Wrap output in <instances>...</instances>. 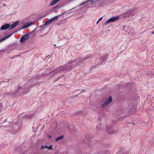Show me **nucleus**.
Listing matches in <instances>:
<instances>
[{
    "label": "nucleus",
    "mask_w": 154,
    "mask_h": 154,
    "mask_svg": "<svg viewBox=\"0 0 154 154\" xmlns=\"http://www.w3.org/2000/svg\"><path fill=\"white\" fill-rule=\"evenodd\" d=\"M89 57L86 56L84 57L81 58L79 60H75L72 62L67 63L64 66H61L58 68L56 69L55 70H53L49 74L52 77L55 76L58 73L63 71H65L68 72L76 66L79 65L81 63L83 62L85 60L88 59Z\"/></svg>",
    "instance_id": "obj_1"
},
{
    "label": "nucleus",
    "mask_w": 154,
    "mask_h": 154,
    "mask_svg": "<svg viewBox=\"0 0 154 154\" xmlns=\"http://www.w3.org/2000/svg\"><path fill=\"white\" fill-rule=\"evenodd\" d=\"M23 89L21 87H19L17 89V90L15 92H11V93L8 92H6L4 94V95L6 97L7 95H15L18 93H23L22 91Z\"/></svg>",
    "instance_id": "obj_2"
},
{
    "label": "nucleus",
    "mask_w": 154,
    "mask_h": 154,
    "mask_svg": "<svg viewBox=\"0 0 154 154\" xmlns=\"http://www.w3.org/2000/svg\"><path fill=\"white\" fill-rule=\"evenodd\" d=\"M27 28V27L26 26V25H25L23 26H22L21 28H20V29H19L18 30H17L16 31L14 32L12 34H10V35H8L7 36H6V37H4L1 39H0V42H2V41H4V40H5V39H7L8 38H9V37H10V36H11V35L14 33L16 32H17V31H19L22 29H25L26 28Z\"/></svg>",
    "instance_id": "obj_3"
},
{
    "label": "nucleus",
    "mask_w": 154,
    "mask_h": 154,
    "mask_svg": "<svg viewBox=\"0 0 154 154\" xmlns=\"http://www.w3.org/2000/svg\"><path fill=\"white\" fill-rule=\"evenodd\" d=\"M134 9L128 10L127 12L123 13V15L125 17H128L131 15H133L134 12Z\"/></svg>",
    "instance_id": "obj_4"
},
{
    "label": "nucleus",
    "mask_w": 154,
    "mask_h": 154,
    "mask_svg": "<svg viewBox=\"0 0 154 154\" xmlns=\"http://www.w3.org/2000/svg\"><path fill=\"white\" fill-rule=\"evenodd\" d=\"M112 98L111 96H110L108 99L103 103L102 105V106L103 107L106 106L108 104H109L112 101Z\"/></svg>",
    "instance_id": "obj_5"
},
{
    "label": "nucleus",
    "mask_w": 154,
    "mask_h": 154,
    "mask_svg": "<svg viewBox=\"0 0 154 154\" xmlns=\"http://www.w3.org/2000/svg\"><path fill=\"white\" fill-rule=\"evenodd\" d=\"M10 26V24H5L1 26L0 29V30H5L8 29L9 30Z\"/></svg>",
    "instance_id": "obj_6"
},
{
    "label": "nucleus",
    "mask_w": 154,
    "mask_h": 154,
    "mask_svg": "<svg viewBox=\"0 0 154 154\" xmlns=\"http://www.w3.org/2000/svg\"><path fill=\"white\" fill-rule=\"evenodd\" d=\"M29 37V34H26L23 36L20 39V42L21 43H23L25 42V40L27 39Z\"/></svg>",
    "instance_id": "obj_7"
},
{
    "label": "nucleus",
    "mask_w": 154,
    "mask_h": 154,
    "mask_svg": "<svg viewBox=\"0 0 154 154\" xmlns=\"http://www.w3.org/2000/svg\"><path fill=\"white\" fill-rule=\"evenodd\" d=\"M19 23V21H17L13 23L11 25H10L9 30H11L17 26Z\"/></svg>",
    "instance_id": "obj_8"
},
{
    "label": "nucleus",
    "mask_w": 154,
    "mask_h": 154,
    "mask_svg": "<svg viewBox=\"0 0 154 154\" xmlns=\"http://www.w3.org/2000/svg\"><path fill=\"white\" fill-rule=\"evenodd\" d=\"M40 148L41 149H42L43 148H47L49 150H52L53 149L52 145H50L49 146H48L47 145L45 146L42 145L41 146Z\"/></svg>",
    "instance_id": "obj_9"
},
{
    "label": "nucleus",
    "mask_w": 154,
    "mask_h": 154,
    "mask_svg": "<svg viewBox=\"0 0 154 154\" xmlns=\"http://www.w3.org/2000/svg\"><path fill=\"white\" fill-rule=\"evenodd\" d=\"M119 18V16H115V17H113L112 18H111L110 19V20L111 22H113L115 21L118 19Z\"/></svg>",
    "instance_id": "obj_10"
},
{
    "label": "nucleus",
    "mask_w": 154,
    "mask_h": 154,
    "mask_svg": "<svg viewBox=\"0 0 154 154\" xmlns=\"http://www.w3.org/2000/svg\"><path fill=\"white\" fill-rule=\"evenodd\" d=\"M61 7V6H59V5H58L57 6L54 7L53 9V11L57 13L58 12V8H60V7Z\"/></svg>",
    "instance_id": "obj_11"
},
{
    "label": "nucleus",
    "mask_w": 154,
    "mask_h": 154,
    "mask_svg": "<svg viewBox=\"0 0 154 154\" xmlns=\"http://www.w3.org/2000/svg\"><path fill=\"white\" fill-rule=\"evenodd\" d=\"M108 134H114V132L112 130L111 128L108 129V128H106Z\"/></svg>",
    "instance_id": "obj_12"
},
{
    "label": "nucleus",
    "mask_w": 154,
    "mask_h": 154,
    "mask_svg": "<svg viewBox=\"0 0 154 154\" xmlns=\"http://www.w3.org/2000/svg\"><path fill=\"white\" fill-rule=\"evenodd\" d=\"M59 0H52L50 3L49 6H51L54 5V4H56L57 2L58 1H59Z\"/></svg>",
    "instance_id": "obj_13"
},
{
    "label": "nucleus",
    "mask_w": 154,
    "mask_h": 154,
    "mask_svg": "<svg viewBox=\"0 0 154 154\" xmlns=\"http://www.w3.org/2000/svg\"><path fill=\"white\" fill-rule=\"evenodd\" d=\"M64 138V136L63 135H61L60 136L56 138L55 139V141L56 142L58 141L59 140H61L62 139Z\"/></svg>",
    "instance_id": "obj_14"
},
{
    "label": "nucleus",
    "mask_w": 154,
    "mask_h": 154,
    "mask_svg": "<svg viewBox=\"0 0 154 154\" xmlns=\"http://www.w3.org/2000/svg\"><path fill=\"white\" fill-rule=\"evenodd\" d=\"M24 118L29 119H31L32 118V115L31 114L26 115L23 117Z\"/></svg>",
    "instance_id": "obj_15"
},
{
    "label": "nucleus",
    "mask_w": 154,
    "mask_h": 154,
    "mask_svg": "<svg viewBox=\"0 0 154 154\" xmlns=\"http://www.w3.org/2000/svg\"><path fill=\"white\" fill-rule=\"evenodd\" d=\"M59 16V15H57L52 18L50 20L52 22L57 20L58 17Z\"/></svg>",
    "instance_id": "obj_16"
},
{
    "label": "nucleus",
    "mask_w": 154,
    "mask_h": 154,
    "mask_svg": "<svg viewBox=\"0 0 154 154\" xmlns=\"http://www.w3.org/2000/svg\"><path fill=\"white\" fill-rule=\"evenodd\" d=\"M100 58L101 60H103L102 62H103L104 60L107 59V58L105 56L101 57H100Z\"/></svg>",
    "instance_id": "obj_17"
},
{
    "label": "nucleus",
    "mask_w": 154,
    "mask_h": 154,
    "mask_svg": "<svg viewBox=\"0 0 154 154\" xmlns=\"http://www.w3.org/2000/svg\"><path fill=\"white\" fill-rule=\"evenodd\" d=\"M34 23V22H30L27 23V25H26V26H27V27H28L30 26L31 25H33Z\"/></svg>",
    "instance_id": "obj_18"
},
{
    "label": "nucleus",
    "mask_w": 154,
    "mask_h": 154,
    "mask_svg": "<svg viewBox=\"0 0 154 154\" xmlns=\"http://www.w3.org/2000/svg\"><path fill=\"white\" fill-rule=\"evenodd\" d=\"M91 137V135L89 134V135H86V137L88 139V140H91L90 138Z\"/></svg>",
    "instance_id": "obj_19"
},
{
    "label": "nucleus",
    "mask_w": 154,
    "mask_h": 154,
    "mask_svg": "<svg viewBox=\"0 0 154 154\" xmlns=\"http://www.w3.org/2000/svg\"><path fill=\"white\" fill-rule=\"evenodd\" d=\"M89 0H87V1L85 2H84L80 4V5H79V6H82V5H84V4H85L87 3V2H89Z\"/></svg>",
    "instance_id": "obj_20"
},
{
    "label": "nucleus",
    "mask_w": 154,
    "mask_h": 154,
    "mask_svg": "<svg viewBox=\"0 0 154 154\" xmlns=\"http://www.w3.org/2000/svg\"><path fill=\"white\" fill-rule=\"evenodd\" d=\"M111 22V21H110V20L109 19L108 20H106L105 22V23L104 24H107V23H110Z\"/></svg>",
    "instance_id": "obj_21"
},
{
    "label": "nucleus",
    "mask_w": 154,
    "mask_h": 154,
    "mask_svg": "<svg viewBox=\"0 0 154 154\" xmlns=\"http://www.w3.org/2000/svg\"><path fill=\"white\" fill-rule=\"evenodd\" d=\"M109 152L107 151H105L102 154H109Z\"/></svg>",
    "instance_id": "obj_22"
},
{
    "label": "nucleus",
    "mask_w": 154,
    "mask_h": 154,
    "mask_svg": "<svg viewBox=\"0 0 154 154\" xmlns=\"http://www.w3.org/2000/svg\"><path fill=\"white\" fill-rule=\"evenodd\" d=\"M49 22L48 21H46L45 23L44 24V26H45V25H47L48 24H49Z\"/></svg>",
    "instance_id": "obj_23"
},
{
    "label": "nucleus",
    "mask_w": 154,
    "mask_h": 154,
    "mask_svg": "<svg viewBox=\"0 0 154 154\" xmlns=\"http://www.w3.org/2000/svg\"><path fill=\"white\" fill-rule=\"evenodd\" d=\"M38 28V27H37L34 30H33L31 32H30V33H34Z\"/></svg>",
    "instance_id": "obj_24"
},
{
    "label": "nucleus",
    "mask_w": 154,
    "mask_h": 154,
    "mask_svg": "<svg viewBox=\"0 0 154 154\" xmlns=\"http://www.w3.org/2000/svg\"><path fill=\"white\" fill-rule=\"evenodd\" d=\"M61 78V76L60 75V76L56 79V81H57L58 79H60Z\"/></svg>",
    "instance_id": "obj_25"
},
{
    "label": "nucleus",
    "mask_w": 154,
    "mask_h": 154,
    "mask_svg": "<svg viewBox=\"0 0 154 154\" xmlns=\"http://www.w3.org/2000/svg\"><path fill=\"white\" fill-rule=\"evenodd\" d=\"M44 26V24H43V25L40 26L39 27H40L41 28H43V27Z\"/></svg>",
    "instance_id": "obj_26"
},
{
    "label": "nucleus",
    "mask_w": 154,
    "mask_h": 154,
    "mask_svg": "<svg viewBox=\"0 0 154 154\" xmlns=\"http://www.w3.org/2000/svg\"><path fill=\"white\" fill-rule=\"evenodd\" d=\"M48 21L49 24L52 22L50 20H48Z\"/></svg>",
    "instance_id": "obj_27"
},
{
    "label": "nucleus",
    "mask_w": 154,
    "mask_h": 154,
    "mask_svg": "<svg viewBox=\"0 0 154 154\" xmlns=\"http://www.w3.org/2000/svg\"><path fill=\"white\" fill-rule=\"evenodd\" d=\"M66 12L63 13L62 14H60L59 15V16H61V15L64 14Z\"/></svg>",
    "instance_id": "obj_28"
},
{
    "label": "nucleus",
    "mask_w": 154,
    "mask_h": 154,
    "mask_svg": "<svg viewBox=\"0 0 154 154\" xmlns=\"http://www.w3.org/2000/svg\"><path fill=\"white\" fill-rule=\"evenodd\" d=\"M103 19V17H100L98 20L99 21H100Z\"/></svg>",
    "instance_id": "obj_29"
},
{
    "label": "nucleus",
    "mask_w": 154,
    "mask_h": 154,
    "mask_svg": "<svg viewBox=\"0 0 154 154\" xmlns=\"http://www.w3.org/2000/svg\"><path fill=\"white\" fill-rule=\"evenodd\" d=\"M3 6H4V7H5V6H6V4H3Z\"/></svg>",
    "instance_id": "obj_30"
},
{
    "label": "nucleus",
    "mask_w": 154,
    "mask_h": 154,
    "mask_svg": "<svg viewBox=\"0 0 154 154\" xmlns=\"http://www.w3.org/2000/svg\"><path fill=\"white\" fill-rule=\"evenodd\" d=\"M48 137L49 138H50L51 137V135H49Z\"/></svg>",
    "instance_id": "obj_31"
},
{
    "label": "nucleus",
    "mask_w": 154,
    "mask_h": 154,
    "mask_svg": "<svg viewBox=\"0 0 154 154\" xmlns=\"http://www.w3.org/2000/svg\"><path fill=\"white\" fill-rule=\"evenodd\" d=\"M129 153V151H128L126 153H124L123 154H128Z\"/></svg>",
    "instance_id": "obj_32"
},
{
    "label": "nucleus",
    "mask_w": 154,
    "mask_h": 154,
    "mask_svg": "<svg viewBox=\"0 0 154 154\" xmlns=\"http://www.w3.org/2000/svg\"><path fill=\"white\" fill-rule=\"evenodd\" d=\"M97 130H99V127H98V126H97Z\"/></svg>",
    "instance_id": "obj_33"
},
{
    "label": "nucleus",
    "mask_w": 154,
    "mask_h": 154,
    "mask_svg": "<svg viewBox=\"0 0 154 154\" xmlns=\"http://www.w3.org/2000/svg\"><path fill=\"white\" fill-rule=\"evenodd\" d=\"M99 20H98V21L96 23H97V24L98 23H99Z\"/></svg>",
    "instance_id": "obj_34"
},
{
    "label": "nucleus",
    "mask_w": 154,
    "mask_h": 154,
    "mask_svg": "<svg viewBox=\"0 0 154 154\" xmlns=\"http://www.w3.org/2000/svg\"><path fill=\"white\" fill-rule=\"evenodd\" d=\"M75 97H78V94H76L75 96Z\"/></svg>",
    "instance_id": "obj_35"
},
{
    "label": "nucleus",
    "mask_w": 154,
    "mask_h": 154,
    "mask_svg": "<svg viewBox=\"0 0 154 154\" xmlns=\"http://www.w3.org/2000/svg\"><path fill=\"white\" fill-rule=\"evenodd\" d=\"M152 33H153V34H154V31H153L152 32Z\"/></svg>",
    "instance_id": "obj_36"
},
{
    "label": "nucleus",
    "mask_w": 154,
    "mask_h": 154,
    "mask_svg": "<svg viewBox=\"0 0 154 154\" xmlns=\"http://www.w3.org/2000/svg\"><path fill=\"white\" fill-rule=\"evenodd\" d=\"M74 8H73L72 9H74ZM72 10V9H71L70 10Z\"/></svg>",
    "instance_id": "obj_37"
},
{
    "label": "nucleus",
    "mask_w": 154,
    "mask_h": 154,
    "mask_svg": "<svg viewBox=\"0 0 154 154\" xmlns=\"http://www.w3.org/2000/svg\"><path fill=\"white\" fill-rule=\"evenodd\" d=\"M3 51V50H2L1 51Z\"/></svg>",
    "instance_id": "obj_38"
},
{
    "label": "nucleus",
    "mask_w": 154,
    "mask_h": 154,
    "mask_svg": "<svg viewBox=\"0 0 154 154\" xmlns=\"http://www.w3.org/2000/svg\"><path fill=\"white\" fill-rule=\"evenodd\" d=\"M6 50V49H5L4 50V51H5Z\"/></svg>",
    "instance_id": "obj_39"
},
{
    "label": "nucleus",
    "mask_w": 154,
    "mask_h": 154,
    "mask_svg": "<svg viewBox=\"0 0 154 154\" xmlns=\"http://www.w3.org/2000/svg\"><path fill=\"white\" fill-rule=\"evenodd\" d=\"M54 45L55 46H56V45L55 44V45Z\"/></svg>",
    "instance_id": "obj_40"
}]
</instances>
